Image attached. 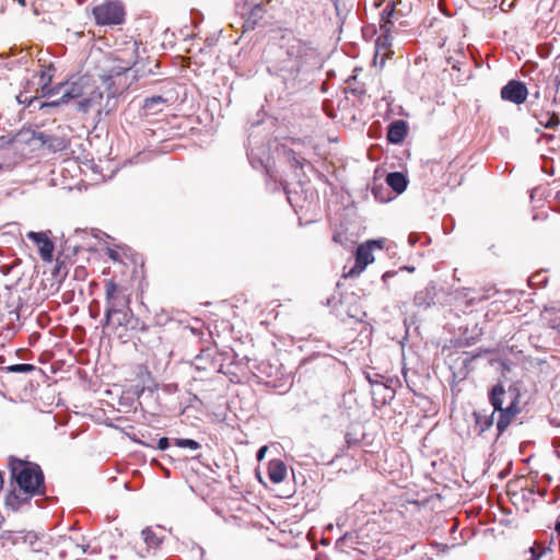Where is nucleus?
I'll list each match as a JSON object with an SVG mask.
<instances>
[{"mask_svg": "<svg viewBox=\"0 0 560 560\" xmlns=\"http://www.w3.org/2000/svg\"><path fill=\"white\" fill-rule=\"evenodd\" d=\"M36 494H31L24 490H12L5 497V505L13 511H18L23 504L30 503Z\"/></svg>", "mask_w": 560, "mask_h": 560, "instance_id": "nucleus-13", "label": "nucleus"}, {"mask_svg": "<svg viewBox=\"0 0 560 560\" xmlns=\"http://www.w3.org/2000/svg\"><path fill=\"white\" fill-rule=\"evenodd\" d=\"M3 487V476H2V472L0 471V490L2 489Z\"/></svg>", "mask_w": 560, "mask_h": 560, "instance_id": "nucleus-34", "label": "nucleus"}, {"mask_svg": "<svg viewBox=\"0 0 560 560\" xmlns=\"http://www.w3.org/2000/svg\"><path fill=\"white\" fill-rule=\"evenodd\" d=\"M135 72H136V75H135L136 79L142 78L143 75H145V71L140 68H136ZM147 73H153V69H151V68L148 69Z\"/></svg>", "mask_w": 560, "mask_h": 560, "instance_id": "nucleus-30", "label": "nucleus"}, {"mask_svg": "<svg viewBox=\"0 0 560 560\" xmlns=\"http://www.w3.org/2000/svg\"><path fill=\"white\" fill-rule=\"evenodd\" d=\"M394 32H382V34L376 39V54L383 52L386 54V50L392 45V34Z\"/></svg>", "mask_w": 560, "mask_h": 560, "instance_id": "nucleus-18", "label": "nucleus"}, {"mask_svg": "<svg viewBox=\"0 0 560 560\" xmlns=\"http://www.w3.org/2000/svg\"><path fill=\"white\" fill-rule=\"evenodd\" d=\"M500 95L502 100L520 105L526 101L528 91L523 82L511 80L501 89Z\"/></svg>", "mask_w": 560, "mask_h": 560, "instance_id": "nucleus-10", "label": "nucleus"}, {"mask_svg": "<svg viewBox=\"0 0 560 560\" xmlns=\"http://www.w3.org/2000/svg\"><path fill=\"white\" fill-rule=\"evenodd\" d=\"M51 78L52 75L50 74V70H42L40 71V75H39V85H40V89L43 88V85L46 83L48 88H51L49 84H50V81H51Z\"/></svg>", "mask_w": 560, "mask_h": 560, "instance_id": "nucleus-25", "label": "nucleus"}, {"mask_svg": "<svg viewBox=\"0 0 560 560\" xmlns=\"http://www.w3.org/2000/svg\"><path fill=\"white\" fill-rule=\"evenodd\" d=\"M267 450H268L267 446H262V447L259 448V451L257 453V459L258 460H261L265 457V454H266Z\"/></svg>", "mask_w": 560, "mask_h": 560, "instance_id": "nucleus-31", "label": "nucleus"}, {"mask_svg": "<svg viewBox=\"0 0 560 560\" xmlns=\"http://www.w3.org/2000/svg\"><path fill=\"white\" fill-rule=\"evenodd\" d=\"M67 273H68V271H67L65 262L57 259V264H56L55 270H54V276L65 278L67 276Z\"/></svg>", "mask_w": 560, "mask_h": 560, "instance_id": "nucleus-24", "label": "nucleus"}, {"mask_svg": "<svg viewBox=\"0 0 560 560\" xmlns=\"http://www.w3.org/2000/svg\"><path fill=\"white\" fill-rule=\"evenodd\" d=\"M386 183L398 194H401L407 188V179L399 172L389 173L386 177Z\"/></svg>", "mask_w": 560, "mask_h": 560, "instance_id": "nucleus-16", "label": "nucleus"}, {"mask_svg": "<svg viewBox=\"0 0 560 560\" xmlns=\"http://www.w3.org/2000/svg\"><path fill=\"white\" fill-rule=\"evenodd\" d=\"M556 528H557V530H558V532H559V534H560V523H558V524H557Z\"/></svg>", "mask_w": 560, "mask_h": 560, "instance_id": "nucleus-37", "label": "nucleus"}, {"mask_svg": "<svg viewBox=\"0 0 560 560\" xmlns=\"http://www.w3.org/2000/svg\"><path fill=\"white\" fill-rule=\"evenodd\" d=\"M265 9L261 5H255L248 16H247V28L250 26H254L258 20H260L264 16Z\"/></svg>", "mask_w": 560, "mask_h": 560, "instance_id": "nucleus-20", "label": "nucleus"}, {"mask_svg": "<svg viewBox=\"0 0 560 560\" xmlns=\"http://www.w3.org/2000/svg\"><path fill=\"white\" fill-rule=\"evenodd\" d=\"M268 475L272 482L279 483L283 481L287 476V467L280 460H272L268 467Z\"/></svg>", "mask_w": 560, "mask_h": 560, "instance_id": "nucleus-15", "label": "nucleus"}, {"mask_svg": "<svg viewBox=\"0 0 560 560\" xmlns=\"http://www.w3.org/2000/svg\"><path fill=\"white\" fill-rule=\"evenodd\" d=\"M131 65H132V66H135V67H137L138 61H137V60H133L129 66L125 67L122 70H124V71L129 70V69L131 68Z\"/></svg>", "mask_w": 560, "mask_h": 560, "instance_id": "nucleus-33", "label": "nucleus"}, {"mask_svg": "<svg viewBox=\"0 0 560 560\" xmlns=\"http://www.w3.org/2000/svg\"><path fill=\"white\" fill-rule=\"evenodd\" d=\"M170 446V441L167 438L163 436L158 442V447L162 451L166 450Z\"/></svg>", "mask_w": 560, "mask_h": 560, "instance_id": "nucleus-28", "label": "nucleus"}, {"mask_svg": "<svg viewBox=\"0 0 560 560\" xmlns=\"http://www.w3.org/2000/svg\"><path fill=\"white\" fill-rule=\"evenodd\" d=\"M4 138L3 137H0V140H3Z\"/></svg>", "mask_w": 560, "mask_h": 560, "instance_id": "nucleus-39", "label": "nucleus"}, {"mask_svg": "<svg viewBox=\"0 0 560 560\" xmlns=\"http://www.w3.org/2000/svg\"><path fill=\"white\" fill-rule=\"evenodd\" d=\"M409 130L407 121L402 119L394 120L387 128L386 140H404Z\"/></svg>", "mask_w": 560, "mask_h": 560, "instance_id": "nucleus-14", "label": "nucleus"}, {"mask_svg": "<svg viewBox=\"0 0 560 560\" xmlns=\"http://www.w3.org/2000/svg\"><path fill=\"white\" fill-rule=\"evenodd\" d=\"M71 142H42V145L48 153L58 154L57 159L62 161H67L70 159H74L80 161L82 159H86V156H81L77 154V151L70 147Z\"/></svg>", "mask_w": 560, "mask_h": 560, "instance_id": "nucleus-12", "label": "nucleus"}, {"mask_svg": "<svg viewBox=\"0 0 560 560\" xmlns=\"http://www.w3.org/2000/svg\"><path fill=\"white\" fill-rule=\"evenodd\" d=\"M104 289L106 301L105 324L109 325L115 314L120 312V308H129L131 299L126 289L120 287L114 279L105 280Z\"/></svg>", "mask_w": 560, "mask_h": 560, "instance_id": "nucleus-4", "label": "nucleus"}, {"mask_svg": "<svg viewBox=\"0 0 560 560\" xmlns=\"http://www.w3.org/2000/svg\"><path fill=\"white\" fill-rule=\"evenodd\" d=\"M138 48H139L138 43L133 42V44H132V51L136 55V57L138 56Z\"/></svg>", "mask_w": 560, "mask_h": 560, "instance_id": "nucleus-32", "label": "nucleus"}, {"mask_svg": "<svg viewBox=\"0 0 560 560\" xmlns=\"http://www.w3.org/2000/svg\"><path fill=\"white\" fill-rule=\"evenodd\" d=\"M32 140H39V141H43V140H50L49 137L45 136L44 133L42 132H36L34 131L33 132V136H32Z\"/></svg>", "mask_w": 560, "mask_h": 560, "instance_id": "nucleus-29", "label": "nucleus"}, {"mask_svg": "<svg viewBox=\"0 0 560 560\" xmlns=\"http://www.w3.org/2000/svg\"><path fill=\"white\" fill-rule=\"evenodd\" d=\"M546 128H553L559 124V119L557 116L552 115L547 118V120L544 122Z\"/></svg>", "mask_w": 560, "mask_h": 560, "instance_id": "nucleus-27", "label": "nucleus"}, {"mask_svg": "<svg viewBox=\"0 0 560 560\" xmlns=\"http://www.w3.org/2000/svg\"><path fill=\"white\" fill-rule=\"evenodd\" d=\"M179 94L175 83L165 85L159 95H153L143 100L140 113L144 117L155 116L164 109L178 102Z\"/></svg>", "mask_w": 560, "mask_h": 560, "instance_id": "nucleus-5", "label": "nucleus"}, {"mask_svg": "<svg viewBox=\"0 0 560 560\" xmlns=\"http://www.w3.org/2000/svg\"><path fill=\"white\" fill-rule=\"evenodd\" d=\"M3 170H4V165L0 164V172H2Z\"/></svg>", "mask_w": 560, "mask_h": 560, "instance_id": "nucleus-38", "label": "nucleus"}, {"mask_svg": "<svg viewBox=\"0 0 560 560\" xmlns=\"http://www.w3.org/2000/svg\"><path fill=\"white\" fill-rule=\"evenodd\" d=\"M132 315L131 308H120V312H117L115 316H117V327L126 328L130 322Z\"/></svg>", "mask_w": 560, "mask_h": 560, "instance_id": "nucleus-19", "label": "nucleus"}, {"mask_svg": "<svg viewBox=\"0 0 560 560\" xmlns=\"http://www.w3.org/2000/svg\"><path fill=\"white\" fill-rule=\"evenodd\" d=\"M8 370L10 372H15V373H28V372L34 371L35 366L33 364L20 363V364H14V365L9 366Z\"/></svg>", "mask_w": 560, "mask_h": 560, "instance_id": "nucleus-23", "label": "nucleus"}, {"mask_svg": "<svg viewBox=\"0 0 560 560\" xmlns=\"http://www.w3.org/2000/svg\"><path fill=\"white\" fill-rule=\"evenodd\" d=\"M9 470L21 490L31 494H45L44 474L38 464L10 456Z\"/></svg>", "mask_w": 560, "mask_h": 560, "instance_id": "nucleus-2", "label": "nucleus"}, {"mask_svg": "<svg viewBox=\"0 0 560 560\" xmlns=\"http://www.w3.org/2000/svg\"><path fill=\"white\" fill-rule=\"evenodd\" d=\"M106 255L108 256V258L110 260H113L115 262H121L122 261L120 253L117 249H115V248L108 247L106 249Z\"/></svg>", "mask_w": 560, "mask_h": 560, "instance_id": "nucleus-26", "label": "nucleus"}, {"mask_svg": "<svg viewBox=\"0 0 560 560\" xmlns=\"http://www.w3.org/2000/svg\"><path fill=\"white\" fill-rule=\"evenodd\" d=\"M42 96L52 98L48 102H43L39 107H56L66 104L71 100L79 101L80 109L88 110L90 107L101 104L103 94L96 88L94 81L88 75H81L73 81H67L48 88L45 83L42 88Z\"/></svg>", "mask_w": 560, "mask_h": 560, "instance_id": "nucleus-1", "label": "nucleus"}, {"mask_svg": "<svg viewBox=\"0 0 560 560\" xmlns=\"http://www.w3.org/2000/svg\"><path fill=\"white\" fill-rule=\"evenodd\" d=\"M194 365L198 371L207 373L220 372L222 364L220 363L219 351L215 346L202 348L194 359Z\"/></svg>", "mask_w": 560, "mask_h": 560, "instance_id": "nucleus-8", "label": "nucleus"}, {"mask_svg": "<svg viewBox=\"0 0 560 560\" xmlns=\"http://www.w3.org/2000/svg\"><path fill=\"white\" fill-rule=\"evenodd\" d=\"M141 537L144 544L147 545V551H149V549L151 548L159 547L161 544L160 537H158L154 530H152L151 528L143 529L141 532Z\"/></svg>", "mask_w": 560, "mask_h": 560, "instance_id": "nucleus-17", "label": "nucleus"}, {"mask_svg": "<svg viewBox=\"0 0 560 560\" xmlns=\"http://www.w3.org/2000/svg\"><path fill=\"white\" fill-rule=\"evenodd\" d=\"M302 50H305L303 44L299 39H293L288 48V55L294 59H299L302 57Z\"/></svg>", "mask_w": 560, "mask_h": 560, "instance_id": "nucleus-21", "label": "nucleus"}, {"mask_svg": "<svg viewBox=\"0 0 560 560\" xmlns=\"http://www.w3.org/2000/svg\"><path fill=\"white\" fill-rule=\"evenodd\" d=\"M63 542H65V544H71L72 541H71V539H70V538H63Z\"/></svg>", "mask_w": 560, "mask_h": 560, "instance_id": "nucleus-36", "label": "nucleus"}, {"mask_svg": "<svg viewBox=\"0 0 560 560\" xmlns=\"http://www.w3.org/2000/svg\"><path fill=\"white\" fill-rule=\"evenodd\" d=\"M516 397L513 393H506L502 385H495L492 388L490 400L494 410L500 412L498 429L503 431L520 412L515 402Z\"/></svg>", "mask_w": 560, "mask_h": 560, "instance_id": "nucleus-3", "label": "nucleus"}, {"mask_svg": "<svg viewBox=\"0 0 560 560\" xmlns=\"http://www.w3.org/2000/svg\"><path fill=\"white\" fill-rule=\"evenodd\" d=\"M152 63H153V66H154V68H155V69H158V68H159V62H158L156 60H152Z\"/></svg>", "mask_w": 560, "mask_h": 560, "instance_id": "nucleus-35", "label": "nucleus"}, {"mask_svg": "<svg viewBox=\"0 0 560 560\" xmlns=\"http://www.w3.org/2000/svg\"><path fill=\"white\" fill-rule=\"evenodd\" d=\"M96 25L115 26L125 22L126 10L119 0H106L92 10Z\"/></svg>", "mask_w": 560, "mask_h": 560, "instance_id": "nucleus-6", "label": "nucleus"}, {"mask_svg": "<svg viewBox=\"0 0 560 560\" xmlns=\"http://www.w3.org/2000/svg\"><path fill=\"white\" fill-rule=\"evenodd\" d=\"M175 445L183 448L187 447L192 451L200 448V444L191 439H175Z\"/></svg>", "mask_w": 560, "mask_h": 560, "instance_id": "nucleus-22", "label": "nucleus"}, {"mask_svg": "<svg viewBox=\"0 0 560 560\" xmlns=\"http://www.w3.org/2000/svg\"><path fill=\"white\" fill-rule=\"evenodd\" d=\"M27 238L33 241L39 252L40 258L45 262H50L52 260V253L55 249L54 242L47 236L44 232H30L27 233Z\"/></svg>", "mask_w": 560, "mask_h": 560, "instance_id": "nucleus-11", "label": "nucleus"}, {"mask_svg": "<svg viewBox=\"0 0 560 560\" xmlns=\"http://www.w3.org/2000/svg\"><path fill=\"white\" fill-rule=\"evenodd\" d=\"M386 240L385 238H378V240H369L362 244H360L357 248L355 254V266L350 271V273L354 272H362L368 265L372 264L374 261V255L373 252L375 249H383L385 247Z\"/></svg>", "mask_w": 560, "mask_h": 560, "instance_id": "nucleus-7", "label": "nucleus"}, {"mask_svg": "<svg viewBox=\"0 0 560 560\" xmlns=\"http://www.w3.org/2000/svg\"><path fill=\"white\" fill-rule=\"evenodd\" d=\"M404 14L396 9L394 1H388L381 13V31L382 32H399L406 26L402 20Z\"/></svg>", "mask_w": 560, "mask_h": 560, "instance_id": "nucleus-9", "label": "nucleus"}]
</instances>
